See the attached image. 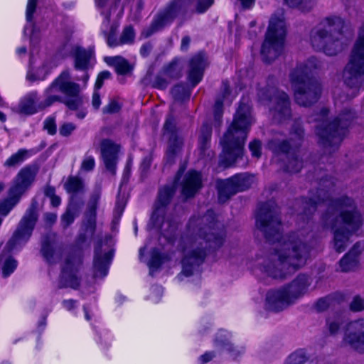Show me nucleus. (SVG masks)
<instances>
[{"instance_id": "774afa93", "label": "nucleus", "mask_w": 364, "mask_h": 364, "mask_svg": "<svg viewBox=\"0 0 364 364\" xmlns=\"http://www.w3.org/2000/svg\"><path fill=\"white\" fill-rule=\"evenodd\" d=\"M215 357V354L213 352H206L202 355L199 360L201 364H205L211 360Z\"/></svg>"}, {"instance_id": "338daca9", "label": "nucleus", "mask_w": 364, "mask_h": 364, "mask_svg": "<svg viewBox=\"0 0 364 364\" xmlns=\"http://www.w3.org/2000/svg\"><path fill=\"white\" fill-rule=\"evenodd\" d=\"M151 164V158L150 156H146L143 159L140 168L143 172H146L150 167Z\"/></svg>"}, {"instance_id": "0eeeda50", "label": "nucleus", "mask_w": 364, "mask_h": 364, "mask_svg": "<svg viewBox=\"0 0 364 364\" xmlns=\"http://www.w3.org/2000/svg\"><path fill=\"white\" fill-rule=\"evenodd\" d=\"M345 26L346 23L341 17L326 18L311 30V46L328 55H336L343 48L341 39Z\"/></svg>"}, {"instance_id": "e2e57ef3", "label": "nucleus", "mask_w": 364, "mask_h": 364, "mask_svg": "<svg viewBox=\"0 0 364 364\" xmlns=\"http://www.w3.org/2000/svg\"><path fill=\"white\" fill-rule=\"evenodd\" d=\"M124 207H125V202L124 200H119L118 199L117 203H116V206H115V209H114V218H116V217L117 216L118 218L120 217V215H122L124 209Z\"/></svg>"}, {"instance_id": "dca6fc26", "label": "nucleus", "mask_w": 364, "mask_h": 364, "mask_svg": "<svg viewBox=\"0 0 364 364\" xmlns=\"http://www.w3.org/2000/svg\"><path fill=\"white\" fill-rule=\"evenodd\" d=\"M81 262V257L78 254H71L67 256L58 282V289L70 287L77 289L79 287L80 279L77 276V272Z\"/></svg>"}, {"instance_id": "603ef678", "label": "nucleus", "mask_w": 364, "mask_h": 364, "mask_svg": "<svg viewBox=\"0 0 364 364\" xmlns=\"http://www.w3.org/2000/svg\"><path fill=\"white\" fill-rule=\"evenodd\" d=\"M95 166V161L92 156L85 155L80 166V170L84 171H91Z\"/></svg>"}, {"instance_id": "37998d69", "label": "nucleus", "mask_w": 364, "mask_h": 364, "mask_svg": "<svg viewBox=\"0 0 364 364\" xmlns=\"http://www.w3.org/2000/svg\"><path fill=\"white\" fill-rule=\"evenodd\" d=\"M83 184L77 177H70L65 184L66 191L69 193H77L82 189Z\"/></svg>"}, {"instance_id": "2f4dec72", "label": "nucleus", "mask_w": 364, "mask_h": 364, "mask_svg": "<svg viewBox=\"0 0 364 364\" xmlns=\"http://www.w3.org/2000/svg\"><path fill=\"white\" fill-rule=\"evenodd\" d=\"M37 95L32 92L23 97L19 102L18 112L26 115H31L37 112L36 108Z\"/></svg>"}, {"instance_id": "412c9836", "label": "nucleus", "mask_w": 364, "mask_h": 364, "mask_svg": "<svg viewBox=\"0 0 364 364\" xmlns=\"http://www.w3.org/2000/svg\"><path fill=\"white\" fill-rule=\"evenodd\" d=\"M294 304L284 287L269 290L266 295L265 307L267 310L279 312Z\"/></svg>"}, {"instance_id": "2eb2a0df", "label": "nucleus", "mask_w": 364, "mask_h": 364, "mask_svg": "<svg viewBox=\"0 0 364 364\" xmlns=\"http://www.w3.org/2000/svg\"><path fill=\"white\" fill-rule=\"evenodd\" d=\"M36 204L32 203L25 215L18 223L12 237L8 241L5 248L9 252L17 249L24 245L30 238L32 231L38 220Z\"/></svg>"}, {"instance_id": "13d9d810", "label": "nucleus", "mask_w": 364, "mask_h": 364, "mask_svg": "<svg viewBox=\"0 0 364 364\" xmlns=\"http://www.w3.org/2000/svg\"><path fill=\"white\" fill-rule=\"evenodd\" d=\"M196 11L198 13H203L210 8L214 3V0H196Z\"/></svg>"}, {"instance_id": "864d4df0", "label": "nucleus", "mask_w": 364, "mask_h": 364, "mask_svg": "<svg viewBox=\"0 0 364 364\" xmlns=\"http://www.w3.org/2000/svg\"><path fill=\"white\" fill-rule=\"evenodd\" d=\"M107 45L111 48L122 45L120 38L117 39L116 37V28L114 26H112L110 28L109 33L107 38Z\"/></svg>"}, {"instance_id": "052dcab7", "label": "nucleus", "mask_w": 364, "mask_h": 364, "mask_svg": "<svg viewBox=\"0 0 364 364\" xmlns=\"http://www.w3.org/2000/svg\"><path fill=\"white\" fill-rule=\"evenodd\" d=\"M44 129L49 134L53 135L56 133V125L54 117H48L44 122Z\"/></svg>"}, {"instance_id": "6ab92c4d", "label": "nucleus", "mask_w": 364, "mask_h": 364, "mask_svg": "<svg viewBox=\"0 0 364 364\" xmlns=\"http://www.w3.org/2000/svg\"><path fill=\"white\" fill-rule=\"evenodd\" d=\"M343 343L359 353H364V318L352 321L347 326Z\"/></svg>"}, {"instance_id": "5fc2aeb1", "label": "nucleus", "mask_w": 364, "mask_h": 364, "mask_svg": "<svg viewBox=\"0 0 364 364\" xmlns=\"http://www.w3.org/2000/svg\"><path fill=\"white\" fill-rule=\"evenodd\" d=\"M168 78L163 75V72L156 76L153 82V86L156 88L164 90L166 88L168 84Z\"/></svg>"}, {"instance_id": "c85d7f7f", "label": "nucleus", "mask_w": 364, "mask_h": 364, "mask_svg": "<svg viewBox=\"0 0 364 364\" xmlns=\"http://www.w3.org/2000/svg\"><path fill=\"white\" fill-rule=\"evenodd\" d=\"M181 186L182 194L186 198L193 197L202 186L200 174L195 171H188L185 175Z\"/></svg>"}, {"instance_id": "a18cd8bd", "label": "nucleus", "mask_w": 364, "mask_h": 364, "mask_svg": "<svg viewBox=\"0 0 364 364\" xmlns=\"http://www.w3.org/2000/svg\"><path fill=\"white\" fill-rule=\"evenodd\" d=\"M77 210L73 207H69L61 217V225L63 228H67L72 224L77 216Z\"/></svg>"}, {"instance_id": "5701e85b", "label": "nucleus", "mask_w": 364, "mask_h": 364, "mask_svg": "<svg viewBox=\"0 0 364 364\" xmlns=\"http://www.w3.org/2000/svg\"><path fill=\"white\" fill-rule=\"evenodd\" d=\"M72 52L75 69L84 73L81 78H76V80L83 81L85 85L89 79L87 70L92 66L91 60L93 58V52L80 46H75Z\"/></svg>"}, {"instance_id": "c03bdc74", "label": "nucleus", "mask_w": 364, "mask_h": 364, "mask_svg": "<svg viewBox=\"0 0 364 364\" xmlns=\"http://www.w3.org/2000/svg\"><path fill=\"white\" fill-rule=\"evenodd\" d=\"M68 99L63 98V103H64L70 109L77 110L83 103L82 97L80 94L76 95H70Z\"/></svg>"}, {"instance_id": "39448f33", "label": "nucleus", "mask_w": 364, "mask_h": 364, "mask_svg": "<svg viewBox=\"0 0 364 364\" xmlns=\"http://www.w3.org/2000/svg\"><path fill=\"white\" fill-rule=\"evenodd\" d=\"M328 109H321L319 114L311 117L310 122H316V134L325 151L331 154L338 150L347 129L357 117L356 112L350 107H345L331 122L327 117Z\"/></svg>"}, {"instance_id": "20e7f679", "label": "nucleus", "mask_w": 364, "mask_h": 364, "mask_svg": "<svg viewBox=\"0 0 364 364\" xmlns=\"http://www.w3.org/2000/svg\"><path fill=\"white\" fill-rule=\"evenodd\" d=\"M254 119L251 107L248 104L241 102L233 120L220 139L223 151L220 155V164L225 167L233 165L242 158L244 146Z\"/></svg>"}, {"instance_id": "0e129e2a", "label": "nucleus", "mask_w": 364, "mask_h": 364, "mask_svg": "<svg viewBox=\"0 0 364 364\" xmlns=\"http://www.w3.org/2000/svg\"><path fill=\"white\" fill-rule=\"evenodd\" d=\"M329 306V302L326 299H320L316 304V309L319 311L326 310Z\"/></svg>"}, {"instance_id": "79ce46f5", "label": "nucleus", "mask_w": 364, "mask_h": 364, "mask_svg": "<svg viewBox=\"0 0 364 364\" xmlns=\"http://www.w3.org/2000/svg\"><path fill=\"white\" fill-rule=\"evenodd\" d=\"M18 266V262L11 256L6 257L2 263V276L4 277H8L10 276Z\"/></svg>"}, {"instance_id": "ddd939ff", "label": "nucleus", "mask_w": 364, "mask_h": 364, "mask_svg": "<svg viewBox=\"0 0 364 364\" xmlns=\"http://www.w3.org/2000/svg\"><path fill=\"white\" fill-rule=\"evenodd\" d=\"M59 92L66 97L80 92V85L72 81L70 73L67 70L63 71L46 89V97L42 103V107H49L56 102H63V97L58 95Z\"/></svg>"}, {"instance_id": "9d476101", "label": "nucleus", "mask_w": 364, "mask_h": 364, "mask_svg": "<svg viewBox=\"0 0 364 364\" xmlns=\"http://www.w3.org/2000/svg\"><path fill=\"white\" fill-rule=\"evenodd\" d=\"M343 77L345 84L357 91L356 95L364 85V24L360 29L358 38L345 66Z\"/></svg>"}, {"instance_id": "c756f323", "label": "nucleus", "mask_w": 364, "mask_h": 364, "mask_svg": "<svg viewBox=\"0 0 364 364\" xmlns=\"http://www.w3.org/2000/svg\"><path fill=\"white\" fill-rule=\"evenodd\" d=\"M360 254L359 246L355 245L339 261L340 270L343 272H348L355 269L358 265Z\"/></svg>"}, {"instance_id": "3c124183", "label": "nucleus", "mask_w": 364, "mask_h": 364, "mask_svg": "<svg viewBox=\"0 0 364 364\" xmlns=\"http://www.w3.org/2000/svg\"><path fill=\"white\" fill-rule=\"evenodd\" d=\"M249 149L252 156L259 159L262 155V141L259 139H254L250 142Z\"/></svg>"}, {"instance_id": "cd10ccee", "label": "nucleus", "mask_w": 364, "mask_h": 364, "mask_svg": "<svg viewBox=\"0 0 364 364\" xmlns=\"http://www.w3.org/2000/svg\"><path fill=\"white\" fill-rule=\"evenodd\" d=\"M311 284V278L306 274H301L289 284L284 286V287L287 290L294 302H295L307 291Z\"/></svg>"}, {"instance_id": "6e6d98bb", "label": "nucleus", "mask_w": 364, "mask_h": 364, "mask_svg": "<svg viewBox=\"0 0 364 364\" xmlns=\"http://www.w3.org/2000/svg\"><path fill=\"white\" fill-rule=\"evenodd\" d=\"M350 309L355 312L364 310V299L359 296H355L350 304Z\"/></svg>"}, {"instance_id": "a211bd4d", "label": "nucleus", "mask_w": 364, "mask_h": 364, "mask_svg": "<svg viewBox=\"0 0 364 364\" xmlns=\"http://www.w3.org/2000/svg\"><path fill=\"white\" fill-rule=\"evenodd\" d=\"M36 174L37 168L34 166H27L22 168L13 180L9 194L20 200L22 196L32 186Z\"/></svg>"}, {"instance_id": "72a5a7b5", "label": "nucleus", "mask_w": 364, "mask_h": 364, "mask_svg": "<svg viewBox=\"0 0 364 364\" xmlns=\"http://www.w3.org/2000/svg\"><path fill=\"white\" fill-rule=\"evenodd\" d=\"M105 60L108 65L115 68L118 74L125 75L132 70L129 62L122 56L106 57Z\"/></svg>"}, {"instance_id": "423d86ee", "label": "nucleus", "mask_w": 364, "mask_h": 364, "mask_svg": "<svg viewBox=\"0 0 364 364\" xmlns=\"http://www.w3.org/2000/svg\"><path fill=\"white\" fill-rule=\"evenodd\" d=\"M319 61L310 58L305 63H299L289 75L290 82L294 92L296 102L303 107H309L316 102L321 94L320 82L313 80L309 75L319 68Z\"/></svg>"}, {"instance_id": "7c9ffc66", "label": "nucleus", "mask_w": 364, "mask_h": 364, "mask_svg": "<svg viewBox=\"0 0 364 364\" xmlns=\"http://www.w3.org/2000/svg\"><path fill=\"white\" fill-rule=\"evenodd\" d=\"M217 188L218 191V199L220 203H225L231 196L237 193L231 177L226 180L218 181Z\"/></svg>"}, {"instance_id": "ea45409f", "label": "nucleus", "mask_w": 364, "mask_h": 364, "mask_svg": "<svg viewBox=\"0 0 364 364\" xmlns=\"http://www.w3.org/2000/svg\"><path fill=\"white\" fill-rule=\"evenodd\" d=\"M28 155L25 149H19L16 153L12 154L5 162L6 167H16L23 162Z\"/></svg>"}, {"instance_id": "f3484780", "label": "nucleus", "mask_w": 364, "mask_h": 364, "mask_svg": "<svg viewBox=\"0 0 364 364\" xmlns=\"http://www.w3.org/2000/svg\"><path fill=\"white\" fill-rule=\"evenodd\" d=\"M102 188L100 186H97L92 194L90 196L87 205V210L85 213V218L82 221V231L80 240L82 242L87 239H92L96 228V210L98 202L101 197Z\"/></svg>"}, {"instance_id": "49530a36", "label": "nucleus", "mask_w": 364, "mask_h": 364, "mask_svg": "<svg viewBox=\"0 0 364 364\" xmlns=\"http://www.w3.org/2000/svg\"><path fill=\"white\" fill-rule=\"evenodd\" d=\"M171 94L175 100L181 101L188 99L190 96L187 88L181 85L174 86L171 90Z\"/></svg>"}, {"instance_id": "e433bc0d", "label": "nucleus", "mask_w": 364, "mask_h": 364, "mask_svg": "<svg viewBox=\"0 0 364 364\" xmlns=\"http://www.w3.org/2000/svg\"><path fill=\"white\" fill-rule=\"evenodd\" d=\"M231 178L237 192L248 189L254 182V176L247 173L236 174Z\"/></svg>"}, {"instance_id": "58836bf2", "label": "nucleus", "mask_w": 364, "mask_h": 364, "mask_svg": "<svg viewBox=\"0 0 364 364\" xmlns=\"http://www.w3.org/2000/svg\"><path fill=\"white\" fill-rule=\"evenodd\" d=\"M284 1L289 7L296 8L303 12H309L316 6L317 0H284Z\"/></svg>"}, {"instance_id": "09e8293b", "label": "nucleus", "mask_w": 364, "mask_h": 364, "mask_svg": "<svg viewBox=\"0 0 364 364\" xmlns=\"http://www.w3.org/2000/svg\"><path fill=\"white\" fill-rule=\"evenodd\" d=\"M134 31L132 26H127L124 28L119 38L121 44L124 45L132 43L134 41Z\"/></svg>"}, {"instance_id": "393cba45", "label": "nucleus", "mask_w": 364, "mask_h": 364, "mask_svg": "<svg viewBox=\"0 0 364 364\" xmlns=\"http://www.w3.org/2000/svg\"><path fill=\"white\" fill-rule=\"evenodd\" d=\"M37 0H28L26 18L27 23L24 28L23 33L27 35L29 33L31 46H37L40 42L39 30L36 28L33 21V14L36 11Z\"/></svg>"}, {"instance_id": "6e6552de", "label": "nucleus", "mask_w": 364, "mask_h": 364, "mask_svg": "<svg viewBox=\"0 0 364 364\" xmlns=\"http://www.w3.org/2000/svg\"><path fill=\"white\" fill-rule=\"evenodd\" d=\"M285 36L284 12L279 10L270 18L265 40L262 46L261 55L264 62L269 63L282 54Z\"/></svg>"}, {"instance_id": "4c0bfd02", "label": "nucleus", "mask_w": 364, "mask_h": 364, "mask_svg": "<svg viewBox=\"0 0 364 364\" xmlns=\"http://www.w3.org/2000/svg\"><path fill=\"white\" fill-rule=\"evenodd\" d=\"M222 90H223V97H218L216 100L214 105V115L215 119L216 121H218L220 122L221 118L223 116V100H225L227 97L230 95V87L227 82H223L222 85Z\"/></svg>"}, {"instance_id": "f8f14e48", "label": "nucleus", "mask_w": 364, "mask_h": 364, "mask_svg": "<svg viewBox=\"0 0 364 364\" xmlns=\"http://www.w3.org/2000/svg\"><path fill=\"white\" fill-rule=\"evenodd\" d=\"M258 97L261 101L269 102V110L276 122L280 123L291 117L289 98L284 92L269 87L259 90Z\"/></svg>"}, {"instance_id": "f704fd0d", "label": "nucleus", "mask_w": 364, "mask_h": 364, "mask_svg": "<svg viewBox=\"0 0 364 364\" xmlns=\"http://www.w3.org/2000/svg\"><path fill=\"white\" fill-rule=\"evenodd\" d=\"M215 344L217 346L222 347L226 350L234 359L244 353L243 348H238L237 347H234L226 338L225 335H223L222 333L216 338Z\"/></svg>"}, {"instance_id": "4468645a", "label": "nucleus", "mask_w": 364, "mask_h": 364, "mask_svg": "<svg viewBox=\"0 0 364 364\" xmlns=\"http://www.w3.org/2000/svg\"><path fill=\"white\" fill-rule=\"evenodd\" d=\"M187 6L186 0L171 1L156 15L151 25L142 31L141 36L144 38H149L155 32L171 23L179 14L186 12Z\"/></svg>"}, {"instance_id": "7ed1b4c3", "label": "nucleus", "mask_w": 364, "mask_h": 364, "mask_svg": "<svg viewBox=\"0 0 364 364\" xmlns=\"http://www.w3.org/2000/svg\"><path fill=\"white\" fill-rule=\"evenodd\" d=\"M225 233L222 225L215 220L213 210L203 216H193L187 225V232L183 237L182 272L178 276L189 277L203 262L210 250L220 247L225 241Z\"/></svg>"}, {"instance_id": "f257e3e1", "label": "nucleus", "mask_w": 364, "mask_h": 364, "mask_svg": "<svg viewBox=\"0 0 364 364\" xmlns=\"http://www.w3.org/2000/svg\"><path fill=\"white\" fill-rule=\"evenodd\" d=\"M256 226L274 245L269 255L257 259V265L262 272L274 279H286L306 265L316 245L309 228L283 236L278 208L272 201L259 208Z\"/></svg>"}, {"instance_id": "9b49d317", "label": "nucleus", "mask_w": 364, "mask_h": 364, "mask_svg": "<svg viewBox=\"0 0 364 364\" xmlns=\"http://www.w3.org/2000/svg\"><path fill=\"white\" fill-rule=\"evenodd\" d=\"M176 192V185H167L159 190L158 200L150 219L149 225L159 229L161 234L169 240H171L177 229L175 223L165 220L166 208L171 202Z\"/></svg>"}, {"instance_id": "473e14b6", "label": "nucleus", "mask_w": 364, "mask_h": 364, "mask_svg": "<svg viewBox=\"0 0 364 364\" xmlns=\"http://www.w3.org/2000/svg\"><path fill=\"white\" fill-rule=\"evenodd\" d=\"M211 134V126L208 123L203 124L200 129L198 139V149L200 150L201 157L205 156V151L210 146Z\"/></svg>"}, {"instance_id": "b1692460", "label": "nucleus", "mask_w": 364, "mask_h": 364, "mask_svg": "<svg viewBox=\"0 0 364 364\" xmlns=\"http://www.w3.org/2000/svg\"><path fill=\"white\" fill-rule=\"evenodd\" d=\"M41 252L46 261L55 263L62 255V247L57 242V237L54 233H48L42 241Z\"/></svg>"}, {"instance_id": "69168bd1", "label": "nucleus", "mask_w": 364, "mask_h": 364, "mask_svg": "<svg viewBox=\"0 0 364 364\" xmlns=\"http://www.w3.org/2000/svg\"><path fill=\"white\" fill-rule=\"evenodd\" d=\"M152 48H153L152 44L149 42L146 43L141 47L140 53L142 56L146 57L150 54Z\"/></svg>"}, {"instance_id": "a19ab883", "label": "nucleus", "mask_w": 364, "mask_h": 364, "mask_svg": "<svg viewBox=\"0 0 364 364\" xmlns=\"http://www.w3.org/2000/svg\"><path fill=\"white\" fill-rule=\"evenodd\" d=\"M182 68L178 61H173L163 70V75L168 80L177 79L181 76Z\"/></svg>"}, {"instance_id": "a878e982", "label": "nucleus", "mask_w": 364, "mask_h": 364, "mask_svg": "<svg viewBox=\"0 0 364 364\" xmlns=\"http://www.w3.org/2000/svg\"><path fill=\"white\" fill-rule=\"evenodd\" d=\"M119 146L109 139L101 142V154L105 167L112 175L115 173Z\"/></svg>"}, {"instance_id": "4d7b16f0", "label": "nucleus", "mask_w": 364, "mask_h": 364, "mask_svg": "<svg viewBox=\"0 0 364 364\" xmlns=\"http://www.w3.org/2000/svg\"><path fill=\"white\" fill-rule=\"evenodd\" d=\"M121 109V105L116 100H111L109 103L104 107L102 112L104 114L117 113Z\"/></svg>"}, {"instance_id": "680f3d73", "label": "nucleus", "mask_w": 364, "mask_h": 364, "mask_svg": "<svg viewBox=\"0 0 364 364\" xmlns=\"http://www.w3.org/2000/svg\"><path fill=\"white\" fill-rule=\"evenodd\" d=\"M111 76V73L105 70L99 73L96 82H95V89L99 90L102 87L103 85L104 80L109 79Z\"/></svg>"}, {"instance_id": "bb28decb", "label": "nucleus", "mask_w": 364, "mask_h": 364, "mask_svg": "<svg viewBox=\"0 0 364 364\" xmlns=\"http://www.w3.org/2000/svg\"><path fill=\"white\" fill-rule=\"evenodd\" d=\"M207 66V60L204 54L194 55L189 62L188 79L193 86L196 85L202 80L203 72Z\"/></svg>"}, {"instance_id": "8fccbe9b", "label": "nucleus", "mask_w": 364, "mask_h": 364, "mask_svg": "<svg viewBox=\"0 0 364 364\" xmlns=\"http://www.w3.org/2000/svg\"><path fill=\"white\" fill-rule=\"evenodd\" d=\"M343 323V319L340 316L330 317L327 320V326L331 334L336 333Z\"/></svg>"}, {"instance_id": "f03ea898", "label": "nucleus", "mask_w": 364, "mask_h": 364, "mask_svg": "<svg viewBox=\"0 0 364 364\" xmlns=\"http://www.w3.org/2000/svg\"><path fill=\"white\" fill-rule=\"evenodd\" d=\"M333 186L331 178H321L316 196L312 193L309 200H302V205L304 214L309 215L316 210L318 204L326 203L327 209L322 215L321 222L333 231V249L341 253L348 246L352 235L362 225L363 219L353 198L347 196L330 198L329 191Z\"/></svg>"}, {"instance_id": "bf43d9fd", "label": "nucleus", "mask_w": 364, "mask_h": 364, "mask_svg": "<svg viewBox=\"0 0 364 364\" xmlns=\"http://www.w3.org/2000/svg\"><path fill=\"white\" fill-rule=\"evenodd\" d=\"M76 129V126L71 122L62 124L59 129V133L63 136H68Z\"/></svg>"}, {"instance_id": "4be33fe9", "label": "nucleus", "mask_w": 364, "mask_h": 364, "mask_svg": "<svg viewBox=\"0 0 364 364\" xmlns=\"http://www.w3.org/2000/svg\"><path fill=\"white\" fill-rule=\"evenodd\" d=\"M114 255L112 249L103 250L101 245L95 247L93 261V277L95 278H104L108 272L109 264Z\"/></svg>"}, {"instance_id": "aec40b11", "label": "nucleus", "mask_w": 364, "mask_h": 364, "mask_svg": "<svg viewBox=\"0 0 364 364\" xmlns=\"http://www.w3.org/2000/svg\"><path fill=\"white\" fill-rule=\"evenodd\" d=\"M164 134L169 135L168 149L166 151V161L169 164L175 162L176 156L179 154L183 146V139L176 133L174 119L169 115L164 125Z\"/></svg>"}, {"instance_id": "de8ad7c7", "label": "nucleus", "mask_w": 364, "mask_h": 364, "mask_svg": "<svg viewBox=\"0 0 364 364\" xmlns=\"http://www.w3.org/2000/svg\"><path fill=\"white\" fill-rule=\"evenodd\" d=\"M307 360L305 353L302 350H297L291 353L285 362V364H304Z\"/></svg>"}, {"instance_id": "c9c22d12", "label": "nucleus", "mask_w": 364, "mask_h": 364, "mask_svg": "<svg viewBox=\"0 0 364 364\" xmlns=\"http://www.w3.org/2000/svg\"><path fill=\"white\" fill-rule=\"evenodd\" d=\"M170 259L171 257L168 255H161L157 250L154 249L151 252V259L148 263L150 269L149 274L153 276L154 272L156 271L164 262Z\"/></svg>"}, {"instance_id": "1a4fd4ad", "label": "nucleus", "mask_w": 364, "mask_h": 364, "mask_svg": "<svg viewBox=\"0 0 364 364\" xmlns=\"http://www.w3.org/2000/svg\"><path fill=\"white\" fill-rule=\"evenodd\" d=\"M290 135L289 140H282L277 138L271 139L267 144V147L277 155L287 154L288 161L286 165V170L289 172L297 173L302 168L303 161L299 159L297 154L295 152L290 153L289 151L297 149L301 144L304 130L300 122H294Z\"/></svg>"}]
</instances>
